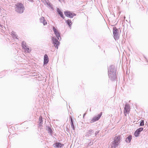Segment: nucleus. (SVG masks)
I'll list each match as a JSON object with an SVG mask.
<instances>
[{"mask_svg": "<svg viewBox=\"0 0 148 148\" xmlns=\"http://www.w3.org/2000/svg\"><path fill=\"white\" fill-rule=\"evenodd\" d=\"M16 10L20 13L23 12L24 10V8L23 5L21 3H18L16 5Z\"/></svg>", "mask_w": 148, "mask_h": 148, "instance_id": "f257e3e1", "label": "nucleus"}, {"mask_svg": "<svg viewBox=\"0 0 148 148\" xmlns=\"http://www.w3.org/2000/svg\"><path fill=\"white\" fill-rule=\"evenodd\" d=\"M119 30L115 27L113 28V33L114 37L115 40H118L119 39Z\"/></svg>", "mask_w": 148, "mask_h": 148, "instance_id": "f03ea898", "label": "nucleus"}, {"mask_svg": "<svg viewBox=\"0 0 148 148\" xmlns=\"http://www.w3.org/2000/svg\"><path fill=\"white\" fill-rule=\"evenodd\" d=\"M124 109V113L125 116H126L127 114H128L130 110V106L128 104H126L125 105Z\"/></svg>", "mask_w": 148, "mask_h": 148, "instance_id": "7ed1b4c3", "label": "nucleus"}, {"mask_svg": "<svg viewBox=\"0 0 148 148\" xmlns=\"http://www.w3.org/2000/svg\"><path fill=\"white\" fill-rule=\"evenodd\" d=\"M64 14L66 16L71 18H72L76 15L75 13L70 11H65Z\"/></svg>", "mask_w": 148, "mask_h": 148, "instance_id": "20e7f679", "label": "nucleus"}, {"mask_svg": "<svg viewBox=\"0 0 148 148\" xmlns=\"http://www.w3.org/2000/svg\"><path fill=\"white\" fill-rule=\"evenodd\" d=\"M52 40L53 42V44L55 47L58 49V46L60 44V42L58 40L55 39L53 37Z\"/></svg>", "mask_w": 148, "mask_h": 148, "instance_id": "39448f33", "label": "nucleus"}, {"mask_svg": "<svg viewBox=\"0 0 148 148\" xmlns=\"http://www.w3.org/2000/svg\"><path fill=\"white\" fill-rule=\"evenodd\" d=\"M53 29L55 34L56 35V36L57 37L58 39L59 40L60 38L61 39V38L60 36V34L58 31V30L54 27H53Z\"/></svg>", "mask_w": 148, "mask_h": 148, "instance_id": "423d86ee", "label": "nucleus"}, {"mask_svg": "<svg viewBox=\"0 0 148 148\" xmlns=\"http://www.w3.org/2000/svg\"><path fill=\"white\" fill-rule=\"evenodd\" d=\"M102 114V112H101L99 114H98L97 116L93 117L92 119V122H95L97 121L101 117Z\"/></svg>", "mask_w": 148, "mask_h": 148, "instance_id": "0eeeda50", "label": "nucleus"}, {"mask_svg": "<svg viewBox=\"0 0 148 148\" xmlns=\"http://www.w3.org/2000/svg\"><path fill=\"white\" fill-rule=\"evenodd\" d=\"M121 136L120 135L116 134L114 138V141L119 143L120 141L121 140Z\"/></svg>", "mask_w": 148, "mask_h": 148, "instance_id": "6e6552de", "label": "nucleus"}, {"mask_svg": "<svg viewBox=\"0 0 148 148\" xmlns=\"http://www.w3.org/2000/svg\"><path fill=\"white\" fill-rule=\"evenodd\" d=\"M54 147L55 148L62 147L64 146L63 144H62L60 142H56L53 145Z\"/></svg>", "mask_w": 148, "mask_h": 148, "instance_id": "1a4fd4ad", "label": "nucleus"}, {"mask_svg": "<svg viewBox=\"0 0 148 148\" xmlns=\"http://www.w3.org/2000/svg\"><path fill=\"white\" fill-rule=\"evenodd\" d=\"M49 61L48 57L47 54H45L44 56V64H47Z\"/></svg>", "mask_w": 148, "mask_h": 148, "instance_id": "9d476101", "label": "nucleus"}, {"mask_svg": "<svg viewBox=\"0 0 148 148\" xmlns=\"http://www.w3.org/2000/svg\"><path fill=\"white\" fill-rule=\"evenodd\" d=\"M119 143H118L113 141L111 145V148H115L119 145Z\"/></svg>", "mask_w": 148, "mask_h": 148, "instance_id": "9b49d317", "label": "nucleus"}, {"mask_svg": "<svg viewBox=\"0 0 148 148\" xmlns=\"http://www.w3.org/2000/svg\"><path fill=\"white\" fill-rule=\"evenodd\" d=\"M70 123L71 127L72 128L73 130H75V127L73 124V119L71 117H70Z\"/></svg>", "mask_w": 148, "mask_h": 148, "instance_id": "f8f14e48", "label": "nucleus"}, {"mask_svg": "<svg viewBox=\"0 0 148 148\" xmlns=\"http://www.w3.org/2000/svg\"><path fill=\"white\" fill-rule=\"evenodd\" d=\"M40 21L44 25H45L47 24V23L45 20V18L44 17H42L40 18Z\"/></svg>", "mask_w": 148, "mask_h": 148, "instance_id": "ddd939ff", "label": "nucleus"}, {"mask_svg": "<svg viewBox=\"0 0 148 148\" xmlns=\"http://www.w3.org/2000/svg\"><path fill=\"white\" fill-rule=\"evenodd\" d=\"M66 22L69 25L70 27H71V25L72 24V21L71 20L68 19L66 21Z\"/></svg>", "mask_w": 148, "mask_h": 148, "instance_id": "4468645a", "label": "nucleus"}, {"mask_svg": "<svg viewBox=\"0 0 148 148\" xmlns=\"http://www.w3.org/2000/svg\"><path fill=\"white\" fill-rule=\"evenodd\" d=\"M58 12L60 16L63 18H64V17L63 16L62 12L60 10H58Z\"/></svg>", "mask_w": 148, "mask_h": 148, "instance_id": "2eb2a0df", "label": "nucleus"}, {"mask_svg": "<svg viewBox=\"0 0 148 148\" xmlns=\"http://www.w3.org/2000/svg\"><path fill=\"white\" fill-rule=\"evenodd\" d=\"M22 47L24 49L27 46L25 42L23 41L22 43Z\"/></svg>", "mask_w": 148, "mask_h": 148, "instance_id": "dca6fc26", "label": "nucleus"}, {"mask_svg": "<svg viewBox=\"0 0 148 148\" xmlns=\"http://www.w3.org/2000/svg\"><path fill=\"white\" fill-rule=\"evenodd\" d=\"M132 138V136L131 135H130L128 136L127 138L126 139V140H127V141H128L129 142H130Z\"/></svg>", "mask_w": 148, "mask_h": 148, "instance_id": "f3484780", "label": "nucleus"}, {"mask_svg": "<svg viewBox=\"0 0 148 148\" xmlns=\"http://www.w3.org/2000/svg\"><path fill=\"white\" fill-rule=\"evenodd\" d=\"M140 133V132L136 130L134 132V135L136 137H137L139 135Z\"/></svg>", "mask_w": 148, "mask_h": 148, "instance_id": "a211bd4d", "label": "nucleus"}, {"mask_svg": "<svg viewBox=\"0 0 148 148\" xmlns=\"http://www.w3.org/2000/svg\"><path fill=\"white\" fill-rule=\"evenodd\" d=\"M25 51L27 52H30L31 51V50L28 48V46L24 49Z\"/></svg>", "mask_w": 148, "mask_h": 148, "instance_id": "6ab92c4d", "label": "nucleus"}, {"mask_svg": "<svg viewBox=\"0 0 148 148\" xmlns=\"http://www.w3.org/2000/svg\"><path fill=\"white\" fill-rule=\"evenodd\" d=\"M143 128L142 127L140 128L137 129L136 130H137L139 132H140L142 131L143 130Z\"/></svg>", "mask_w": 148, "mask_h": 148, "instance_id": "aec40b11", "label": "nucleus"}, {"mask_svg": "<svg viewBox=\"0 0 148 148\" xmlns=\"http://www.w3.org/2000/svg\"><path fill=\"white\" fill-rule=\"evenodd\" d=\"M144 125V121L143 120H141V122L140 123V126H143Z\"/></svg>", "mask_w": 148, "mask_h": 148, "instance_id": "412c9836", "label": "nucleus"}, {"mask_svg": "<svg viewBox=\"0 0 148 148\" xmlns=\"http://www.w3.org/2000/svg\"><path fill=\"white\" fill-rule=\"evenodd\" d=\"M48 131L51 134L53 133V131L51 128H49L48 129Z\"/></svg>", "mask_w": 148, "mask_h": 148, "instance_id": "4be33fe9", "label": "nucleus"}, {"mask_svg": "<svg viewBox=\"0 0 148 148\" xmlns=\"http://www.w3.org/2000/svg\"><path fill=\"white\" fill-rule=\"evenodd\" d=\"M40 119H41V120H42V117H41V116H40Z\"/></svg>", "mask_w": 148, "mask_h": 148, "instance_id": "5701e85b", "label": "nucleus"}, {"mask_svg": "<svg viewBox=\"0 0 148 148\" xmlns=\"http://www.w3.org/2000/svg\"><path fill=\"white\" fill-rule=\"evenodd\" d=\"M110 73H109L108 74V75H109V77H110Z\"/></svg>", "mask_w": 148, "mask_h": 148, "instance_id": "b1692460", "label": "nucleus"}]
</instances>
